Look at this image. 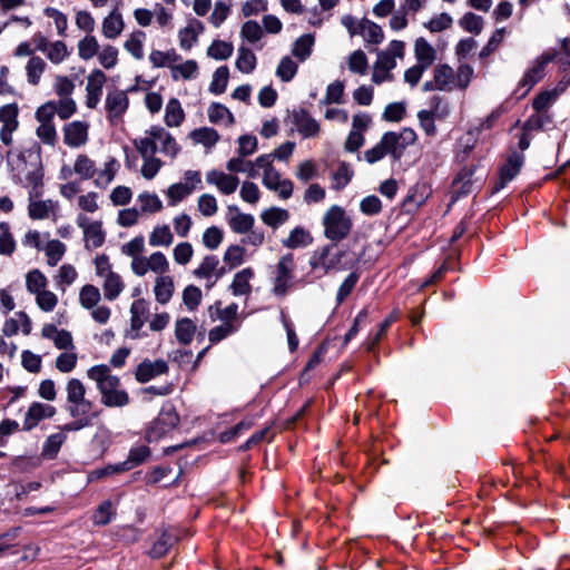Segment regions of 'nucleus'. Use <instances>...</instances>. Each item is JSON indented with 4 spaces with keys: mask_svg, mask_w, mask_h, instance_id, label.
<instances>
[{
    "mask_svg": "<svg viewBox=\"0 0 570 570\" xmlns=\"http://www.w3.org/2000/svg\"><path fill=\"white\" fill-rule=\"evenodd\" d=\"M178 423L179 416L175 407L169 403L165 404L147 431L148 441L161 439L166 433L174 430Z\"/></svg>",
    "mask_w": 570,
    "mask_h": 570,
    "instance_id": "nucleus-6",
    "label": "nucleus"
},
{
    "mask_svg": "<svg viewBox=\"0 0 570 570\" xmlns=\"http://www.w3.org/2000/svg\"><path fill=\"white\" fill-rule=\"evenodd\" d=\"M134 141H144L148 142L154 153L156 154L158 150L165 156L174 159L180 151V147L177 144L176 139L161 126H151L149 129L145 131L144 137H139L134 139Z\"/></svg>",
    "mask_w": 570,
    "mask_h": 570,
    "instance_id": "nucleus-5",
    "label": "nucleus"
},
{
    "mask_svg": "<svg viewBox=\"0 0 570 570\" xmlns=\"http://www.w3.org/2000/svg\"><path fill=\"white\" fill-rule=\"evenodd\" d=\"M37 306L46 313L52 312L58 305V296L48 287L33 295Z\"/></svg>",
    "mask_w": 570,
    "mask_h": 570,
    "instance_id": "nucleus-64",
    "label": "nucleus"
},
{
    "mask_svg": "<svg viewBox=\"0 0 570 570\" xmlns=\"http://www.w3.org/2000/svg\"><path fill=\"white\" fill-rule=\"evenodd\" d=\"M119 50L112 45H104L97 55L98 62L105 69H112L118 63Z\"/></svg>",
    "mask_w": 570,
    "mask_h": 570,
    "instance_id": "nucleus-58",
    "label": "nucleus"
},
{
    "mask_svg": "<svg viewBox=\"0 0 570 570\" xmlns=\"http://www.w3.org/2000/svg\"><path fill=\"white\" fill-rule=\"evenodd\" d=\"M229 212H235L234 215L228 217V226L236 234H245L254 227L255 218L250 214H245L238 210L237 207H229Z\"/></svg>",
    "mask_w": 570,
    "mask_h": 570,
    "instance_id": "nucleus-30",
    "label": "nucleus"
},
{
    "mask_svg": "<svg viewBox=\"0 0 570 570\" xmlns=\"http://www.w3.org/2000/svg\"><path fill=\"white\" fill-rule=\"evenodd\" d=\"M146 33L141 30L132 31L124 42V49L130 53L136 60L144 58V41Z\"/></svg>",
    "mask_w": 570,
    "mask_h": 570,
    "instance_id": "nucleus-41",
    "label": "nucleus"
},
{
    "mask_svg": "<svg viewBox=\"0 0 570 570\" xmlns=\"http://www.w3.org/2000/svg\"><path fill=\"white\" fill-rule=\"evenodd\" d=\"M257 58L255 53L247 47L238 48V57L236 59V68L243 73H250L256 68Z\"/></svg>",
    "mask_w": 570,
    "mask_h": 570,
    "instance_id": "nucleus-49",
    "label": "nucleus"
},
{
    "mask_svg": "<svg viewBox=\"0 0 570 570\" xmlns=\"http://www.w3.org/2000/svg\"><path fill=\"white\" fill-rule=\"evenodd\" d=\"M191 193V187H188L183 183L173 184L165 191L168 198V205L173 207L183 202Z\"/></svg>",
    "mask_w": 570,
    "mask_h": 570,
    "instance_id": "nucleus-63",
    "label": "nucleus"
},
{
    "mask_svg": "<svg viewBox=\"0 0 570 570\" xmlns=\"http://www.w3.org/2000/svg\"><path fill=\"white\" fill-rule=\"evenodd\" d=\"M149 315L148 302L140 298L132 302L130 306V324L131 328L139 331L147 321Z\"/></svg>",
    "mask_w": 570,
    "mask_h": 570,
    "instance_id": "nucleus-36",
    "label": "nucleus"
},
{
    "mask_svg": "<svg viewBox=\"0 0 570 570\" xmlns=\"http://www.w3.org/2000/svg\"><path fill=\"white\" fill-rule=\"evenodd\" d=\"M314 43V35L305 33L295 40L292 48V55L303 62L311 57Z\"/></svg>",
    "mask_w": 570,
    "mask_h": 570,
    "instance_id": "nucleus-39",
    "label": "nucleus"
},
{
    "mask_svg": "<svg viewBox=\"0 0 570 570\" xmlns=\"http://www.w3.org/2000/svg\"><path fill=\"white\" fill-rule=\"evenodd\" d=\"M556 58V52H544L532 62L519 82V86L525 89L524 92H528L538 81L543 78L546 66L549 62L554 61Z\"/></svg>",
    "mask_w": 570,
    "mask_h": 570,
    "instance_id": "nucleus-12",
    "label": "nucleus"
},
{
    "mask_svg": "<svg viewBox=\"0 0 570 570\" xmlns=\"http://www.w3.org/2000/svg\"><path fill=\"white\" fill-rule=\"evenodd\" d=\"M125 29L122 14L118 9L111 10L101 23V33L106 39L114 40L118 38Z\"/></svg>",
    "mask_w": 570,
    "mask_h": 570,
    "instance_id": "nucleus-25",
    "label": "nucleus"
},
{
    "mask_svg": "<svg viewBox=\"0 0 570 570\" xmlns=\"http://www.w3.org/2000/svg\"><path fill=\"white\" fill-rule=\"evenodd\" d=\"M333 250L334 247L331 245L316 249L311 257V267L314 271H322L325 274L332 269H341V261L344 256V252Z\"/></svg>",
    "mask_w": 570,
    "mask_h": 570,
    "instance_id": "nucleus-9",
    "label": "nucleus"
},
{
    "mask_svg": "<svg viewBox=\"0 0 570 570\" xmlns=\"http://www.w3.org/2000/svg\"><path fill=\"white\" fill-rule=\"evenodd\" d=\"M87 377L96 383L100 402L107 407H124L129 404V394L121 389L120 379L112 374L109 365H94L87 370Z\"/></svg>",
    "mask_w": 570,
    "mask_h": 570,
    "instance_id": "nucleus-1",
    "label": "nucleus"
},
{
    "mask_svg": "<svg viewBox=\"0 0 570 570\" xmlns=\"http://www.w3.org/2000/svg\"><path fill=\"white\" fill-rule=\"evenodd\" d=\"M234 51V47L230 42L223 40H215L207 48V56L215 60H226Z\"/></svg>",
    "mask_w": 570,
    "mask_h": 570,
    "instance_id": "nucleus-62",
    "label": "nucleus"
},
{
    "mask_svg": "<svg viewBox=\"0 0 570 570\" xmlns=\"http://www.w3.org/2000/svg\"><path fill=\"white\" fill-rule=\"evenodd\" d=\"M104 296L107 301L117 299L120 294L125 289V282L122 277L116 273L114 276L109 277L102 285Z\"/></svg>",
    "mask_w": 570,
    "mask_h": 570,
    "instance_id": "nucleus-50",
    "label": "nucleus"
},
{
    "mask_svg": "<svg viewBox=\"0 0 570 570\" xmlns=\"http://www.w3.org/2000/svg\"><path fill=\"white\" fill-rule=\"evenodd\" d=\"M36 136L42 144L50 147H55L58 140V134L53 122H38Z\"/></svg>",
    "mask_w": 570,
    "mask_h": 570,
    "instance_id": "nucleus-59",
    "label": "nucleus"
},
{
    "mask_svg": "<svg viewBox=\"0 0 570 570\" xmlns=\"http://www.w3.org/2000/svg\"><path fill=\"white\" fill-rule=\"evenodd\" d=\"M208 119L213 124L223 122L230 126L235 122L234 115L222 104L213 102L208 108Z\"/></svg>",
    "mask_w": 570,
    "mask_h": 570,
    "instance_id": "nucleus-48",
    "label": "nucleus"
},
{
    "mask_svg": "<svg viewBox=\"0 0 570 570\" xmlns=\"http://www.w3.org/2000/svg\"><path fill=\"white\" fill-rule=\"evenodd\" d=\"M65 391L67 395L66 410L71 417L89 414L92 411L94 403L86 397V386L79 379H69L66 382Z\"/></svg>",
    "mask_w": 570,
    "mask_h": 570,
    "instance_id": "nucleus-4",
    "label": "nucleus"
},
{
    "mask_svg": "<svg viewBox=\"0 0 570 570\" xmlns=\"http://www.w3.org/2000/svg\"><path fill=\"white\" fill-rule=\"evenodd\" d=\"M185 119V111L177 98L168 100L165 108L164 121L168 127H179Z\"/></svg>",
    "mask_w": 570,
    "mask_h": 570,
    "instance_id": "nucleus-37",
    "label": "nucleus"
},
{
    "mask_svg": "<svg viewBox=\"0 0 570 570\" xmlns=\"http://www.w3.org/2000/svg\"><path fill=\"white\" fill-rule=\"evenodd\" d=\"M352 220L345 210L337 206H331L323 217L324 235L332 242H340L347 237L352 229Z\"/></svg>",
    "mask_w": 570,
    "mask_h": 570,
    "instance_id": "nucleus-3",
    "label": "nucleus"
},
{
    "mask_svg": "<svg viewBox=\"0 0 570 570\" xmlns=\"http://www.w3.org/2000/svg\"><path fill=\"white\" fill-rule=\"evenodd\" d=\"M196 332L195 323L187 317L180 318L175 324V336L183 345L191 343Z\"/></svg>",
    "mask_w": 570,
    "mask_h": 570,
    "instance_id": "nucleus-45",
    "label": "nucleus"
},
{
    "mask_svg": "<svg viewBox=\"0 0 570 570\" xmlns=\"http://www.w3.org/2000/svg\"><path fill=\"white\" fill-rule=\"evenodd\" d=\"M289 117L296 131L304 138H312L320 134L321 126L318 121L307 110L303 108L295 109Z\"/></svg>",
    "mask_w": 570,
    "mask_h": 570,
    "instance_id": "nucleus-14",
    "label": "nucleus"
},
{
    "mask_svg": "<svg viewBox=\"0 0 570 570\" xmlns=\"http://www.w3.org/2000/svg\"><path fill=\"white\" fill-rule=\"evenodd\" d=\"M129 108V98L126 90L112 88L108 90L105 99V109L107 119L112 125H118L122 121L124 115Z\"/></svg>",
    "mask_w": 570,
    "mask_h": 570,
    "instance_id": "nucleus-8",
    "label": "nucleus"
},
{
    "mask_svg": "<svg viewBox=\"0 0 570 570\" xmlns=\"http://www.w3.org/2000/svg\"><path fill=\"white\" fill-rule=\"evenodd\" d=\"M47 287L48 278L39 268H33L26 274V288L29 294L36 295Z\"/></svg>",
    "mask_w": 570,
    "mask_h": 570,
    "instance_id": "nucleus-44",
    "label": "nucleus"
},
{
    "mask_svg": "<svg viewBox=\"0 0 570 570\" xmlns=\"http://www.w3.org/2000/svg\"><path fill=\"white\" fill-rule=\"evenodd\" d=\"M198 69V63L193 59H188L183 63L170 66V77L175 81H178L180 79L191 80L197 77Z\"/></svg>",
    "mask_w": 570,
    "mask_h": 570,
    "instance_id": "nucleus-38",
    "label": "nucleus"
},
{
    "mask_svg": "<svg viewBox=\"0 0 570 570\" xmlns=\"http://www.w3.org/2000/svg\"><path fill=\"white\" fill-rule=\"evenodd\" d=\"M414 56L416 63L430 68L436 60V51L434 47L423 37L414 42Z\"/></svg>",
    "mask_w": 570,
    "mask_h": 570,
    "instance_id": "nucleus-28",
    "label": "nucleus"
},
{
    "mask_svg": "<svg viewBox=\"0 0 570 570\" xmlns=\"http://www.w3.org/2000/svg\"><path fill=\"white\" fill-rule=\"evenodd\" d=\"M45 56L51 63L60 65L70 56V51L63 41L56 40L51 42Z\"/></svg>",
    "mask_w": 570,
    "mask_h": 570,
    "instance_id": "nucleus-53",
    "label": "nucleus"
},
{
    "mask_svg": "<svg viewBox=\"0 0 570 570\" xmlns=\"http://www.w3.org/2000/svg\"><path fill=\"white\" fill-rule=\"evenodd\" d=\"M361 37L367 45H380L384 40V31L377 23L363 18V28Z\"/></svg>",
    "mask_w": 570,
    "mask_h": 570,
    "instance_id": "nucleus-43",
    "label": "nucleus"
},
{
    "mask_svg": "<svg viewBox=\"0 0 570 570\" xmlns=\"http://www.w3.org/2000/svg\"><path fill=\"white\" fill-rule=\"evenodd\" d=\"M42 249L45 250L47 256V264L53 267L61 261V258L66 254L67 247L62 242L58 239H52L49 240Z\"/></svg>",
    "mask_w": 570,
    "mask_h": 570,
    "instance_id": "nucleus-51",
    "label": "nucleus"
},
{
    "mask_svg": "<svg viewBox=\"0 0 570 570\" xmlns=\"http://www.w3.org/2000/svg\"><path fill=\"white\" fill-rule=\"evenodd\" d=\"M150 454V450L146 445H140L130 450L128 461L118 465L108 466L106 469L97 470L91 475L97 478L105 476L107 474L125 471L126 469L138 465L147 460Z\"/></svg>",
    "mask_w": 570,
    "mask_h": 570,
    "instance_id": "nucleus-16",
    "label": "nucleus"
},
{
    "mask_svg": "<svg viewBox=\"0 0 570 570\" xmlns=\"http://www.w3.org/2000/svg\"><path fill=\"white\" fill-rule=\"evenodd\" d=\"M78 277L76 267L71 264H63L53 276L55 284L59 291L66 292L67 287L72 285Z\"/></svg>",
    "mask_w": 570,
    "mask_h": 570,
    "instance_id": "nucleus-40",
    "label": "nucleus"
},
{
    "mask_svg": "<svg viewBox=\"0 0 570 570\" xmlns=\"http://www.w3.org/2000/svg\"><path fill=\"white\" fill-rule=\"evenodd\" d=\"M225 274V268L219 267V261L214 255L205 256L199 266L194 271V275L200 279L209 281L207 287L214 286L217 279Z\"/></svg>",
    "mask_w": 570,
    "mask_h": 570,
    "instance_id": "nucleus-20",
    "label": "nucleus"
},
{
    "mask_svg": "<svg viewBox=\"0 0 570 570\" xmlns=\"http://www.w3.org/2000/svg\"><path fill=\"white\" fill-rule=\"evenodd\" d=\"M132 144L144 160L140 168L141 176L148 180L155 178L163 167V161L155 156L148 142L132 141Z\"/></svg>",
    "mask_w": 570,
    "mask_h": 570,
    "instance_id": "nucleus-13",
    "label": "nucleus"
},
{
    "mask_svg": "<svg viewBox=\"0 0 570 570\" xmlns=\"http://www.w3.org/2000/svg\"><path fill=\"white\" fill-rule=\"evenodd\" d=\"M101 301L99 288L92 284L83 285L79 291V304L85 309H91Z\"/></svg>",
    "mask_w": 570,
    "mask_h": 570,
    "instance_id": "nucleus-46",
    "label": "nucleus"
},
{
    "mask_svg": "<svg viewBox=\"0 0 570 570\" xmlns=\"http://www.w3.org/2000/svg\"><path fill=\"white\" fill-rule=\"evenodd\" d=\"M94 266L95 274L100 279L101 285L117 273L114 271L110 259L106 254L97 255L94 259Z\"/></svg>",
    "mask_w": 570,
    "mask_h": 570,
    "instance_id": "nucleus-54",
    "label": "nucleus"
},
{
    "mask_svg": "<svg viewBox=\"0 0 570 570\" xmlns=\"http://www.w3.org/2000/svg\"><path fill=\"white\" fill-rule=\"evenodd\" d=\"M148 242L153 247H169L174 243V234L168 225H156L149 234Z\"/></svg>",
    "mask_w": 570,
    "mask_h": 570,
    "instance_id": "nucleus-35",
    "label": "nucleus"
},
{
    "mask_svg": "<svg viewBox=\"0 0 570 570\" xmlns=\"http://www.w3.org/2000/svg\"><path fill=\"white\" fill-rule=\"evenodd\" d=\"M233 0H217L214 4V10L209 16V22L218 28L228 18L232 9Z\"/></svg>",
    "mask_w": 570,
    "mask_h": 570,
    "instance_id": "nucleus-57",
    "label": "nucleus"
},
{
    "mask_svg": "<svg viewBox=\"0 0 570 570\" xmlns=\"http://www.w3.org/2000/svg\"><path fill=\"white\" fill-rule=\"evenodd\" d=\"M524 163V156L520 153L513 151L511 153L507 161L500 168L499 183L494 187V191H499L504 188L508 183L515 178V176L520 173L521 167Z\"/></svg>",
    "mask_w": 570,
    "mask_h": 570,
    "instance_id": "nucleus-18",
    "label": "nucleus"
},
{
    "mask_svg": "<svg viewBox=\"0 0 570 570\" xmlns=\"http://www.w3.org/2000/svg\"><path fill=\"white\" fill-rule=\"evenodd\" d=\"M228 79H229L228 67L227 66L218 67L213 73L212 82L209 85V91L215 95L223 94L227 88Z\"/></svg>",
    "mask_w": 570,
    "mask_h": 570,
    "instance_id": "nucleus-60",
    "label": "nucleus"
},
{
    "mask_svg": "<svg viewBox=\"0 0 570 570\" xmlns=\"http://www.w3.org/2000/svg\"><path fill=\"white\" fill-rule=\"evenodd\" d=\"M119 168L120 164L115 157H109L99 170L96 161L86 154L77 155L73 163V173L83 180L95 177L94 184L98 188H107L114 181Z\"/></svg>",
    "mask_w": 570,
    "mask_h": 570,
    "instance_id": "nucleus-2",
    "label": "nucleus"
},
{
    "mask_svg": "<svg viewBox=\"0 0 570 570\" xmlns=\"http://www.w3.org/2000/svg\"><path fill=\"white\" fill-rule=\"evenodd\" d=\"M100 46L95 36L91 33L86 35L77 43L78 56L82 60H90L99 52Z\"/></svg>",
    "mask_w": 570,
    "mask_h": 570,
    "instance_id": "nucleus-42",
    "label": "nucleus"
},
{
    "mask_svg": "<svg viewBox=\"0 0 570 570\" xmlns=\"http://www.w3.org/2000/svg\"><path fill=\"white\" fill-rule=\"evenodd\" d=\"M17 244L8 223H0V255L11 256L16 250Z\"/></svg>",
    "mask_w": 570,
    "mask_h": 570,
    "instance_id": "nucleus-55",
    "label": "nucleus"
},
{
    "mask_svg": "<svg viewBox=\"0 0 570 570\" xmlns=\"http://www.w3.org/2000/svg\"><path fill=\"white\" fill-rule=\"evenodd\" d=\"M141 215H155L163 210V202L155 193L144 191L137 196Z\"/></svg>",
    "mask_w": 570,
    "mask_h": 570,
    "instance_id": "nucleus-34",
    "label": "nucleus"
},
{
    "mask_svg": "<svg viewBox=\"0 0 570 570\" xmlns=\"http://www.w3.org/2000/svg\"><path fill=\"white\" fill-rule=\"evenodd\" d=\"M47 68L48 65L43 58L31 56L24 66L27 82L32 87L39 86Z\"/></svg>",
    "mask_w": 570,
    "mask_h": 570,
    "instance_id": "nucleus-27",
    "label": "nucleus"
},
{
    "mask_svg": "<svg viewBox=\"0 0 570 570\" xmlns=\"http://www.w3.org/2000/svg\"><path fill=\"white\" fill-rule=\"evenodd\" d=\"M263 185L267 189L276 193L282 199H288L292 196L294 189L293 183L289 179L282 178L279 171L276 168L264 173Z\"/></svg>",
    "mask_w": 570,
    "mask_h": 570,
    "instance_id": "nucleus-17",
    "label": "nucleus"
},
{
    "mask_svg": "<svg viewBox=\"0 0 570 570\" xmlns=\"http://www.w3.org/2000/svg\"><path fill=\"white\" fill-rule=\"evenodd\" d=\"M175 284L174 278L170 275L157 276L155 279L154 294L156 301L165 305L167 304L174 294Z\"/></svg>",
    "mask_w": 570,
    "mask_h": 570,
    "instance_id": "nucleus-31",
    "label": "nucleus"
},
{
    "mask_svg": "<svg viewBox=\"0 0 570 570\" xmlns=\"http://www.w3.org/2000/svg\"><path fill=\"white\" fill-rule=\"evenodd\" d=\"M56 414V407L49 404L33 402L24 416V429L31 430L35 428L42 419L52 417Z\"/></svg>",
    "mask_w": 570,
    "mask_h": 570,
    "instance_id": "nucleus-24",
    "label": "nucleus"
},
{
    "mask_svg": "<svg viewBox=\"0 0 570 570\" xmlns=\"http://www.w3.org/2000/svg\"><path fill=\"white\" fill-rule=\"evenodd\" d=\"M59 205L52 199L41 200L39 197H29L28 215L31 219H48L57 215Z\"/></svg>",
    "mask_w": 570,
    "mask_h": 570,
    "instance_id": "nucleus-22",
    "label": "nucleus"
},
{
    "mask_svg": "<svg viewBox=\"0 0 570 570\" xmlns=\"http://www.w3.org/2000/svg\"><path fill=\"white\" fill-rule=\"evenodd\" d=\"M149 272L157 274V276L167 275L169 272V262L164 253L154 252L147 256Z\"/></svg>",
    "mask_w": 570,
    "mask_h": 570,
    "instance_id": "nucleus-61",
    "label": "nucleus"
},
{
    "mask_svg": "<svg viewBox=\"0 0 570 570\" xmlns=\"http://www.w3.org/2000/svg\"><path fill=\"white\" fill-rule=\"evenodd\" d=\"M206 181L215 186L224 195L234 194L239 185V178L232 174H226L218 169H212L206 173Z\"/></svg>",
    "mask_w": 570,
    "mask_h": 570,
    "instance_id": "nucleus-19",
    "label": "nucleus"
},
{
    "mask_svg": "<svg viewBox=\"0 0 570 570\" xmlns=\"http://www.w3.org/2000/svg\"><path fill=\"white\" fill-rule=\"evenodd\" d=\"M245 254L246 249L244 246L229 245L224 253L223 261L230 269H234L244 263Z\"/></svg>",
    "mask_w": 570,
    "mask_h": 570,
    "instance_id": "nucleus-56",
    "label": "nucleus"
},
{
    "mask_svg": "<svg viewBox=\"0 0 570 570\" xmlns=\"http://www.w3.org/2000/svg\"><path fill=\"white\" fill-rule=\"evenodd\" d=\"M90 125L85 120H73L62 127L63 144L69 148H81L89 141Z\"/></svg>",
    "mask_w": 570,
    "mask_h": 570,
    "instance_id": "nucleus-10",
    "label": "nucleus"
},
{
    "mask_svg": "<svg viewBox=\"0 0 570 570\" xmlns=\"http://www.w3.org/2000/svg\"><path fill=\"white\" fill-rule=\"evenodd\" d=\"M254 269L246 267L237 272L229 285V289L234 296H248L252 293L250 281L254 278Z\"/></svg>",
    "mask_w": 570,
    "mask_h": 570,
    "instance_id": "nucleus-26",
    "label": "nucleus"
},
{
    "mask_svg": "<svg viewBox=\"0 0 570 570\" xmlns=\"http://www.w3.org/2000/svg\"><path fill=\"white\" fill-rule=\"evenodd\" d=\"M77 225L83 232V239L86 248H98L105 242V232L102 230V224L98 220H91L86 215H78Z\"/></svg>",
    "mask_w": 570,
    "mask_h": 570,
    "instance_id": "nucleus-11",
    "label": "nucleus"
},
{
    "mask_svg": "<svg viewBox=\"0 0 570 570\" xmlns=\"http://www.w3.org/2000/svg\"><path fill=\"white\" fill-rule=\"evenodd\" d=\"M168 368V364L164 360H144L136 368L135 379L139 383H147L159 375L166 374Z\"/></svg>",
    "mask_w": 570,
    "mask_h": 570,
    "instance_id": "nucleus-21",
    "label": "nucleus"
},
{
    "mask_svg": "<svg viewBox=\"0 0 570 570\" xmlns=\"http://www.w3.org/2000/svg\"><path fill=\"white\" fill-rule=\"evenodd\" d=\"M416 134L411 128H403L401 131H387L382 136L383 144L386 146L389 150V155L392 156L395 160H399L405 149L416 141Z\"/></svg>",
    "mask_w": 570,
    "mask_h": 570,
    "instance_id": "nucleus-7",
    "label": "nucleus"
},
{
    "mask_svg": "<svg viewBox=\"0 0 570 570\" xmlns=\"http://www.w3.org/2000/svg\"><path fill=\"white\" fill-rule=\"evenodd\" d=\"M282 245L289 249L306 247L313 243L311 233L302 226L293 228L286 238L282 239Z\"/></svg>",
    "mask_w": 570,
    "mask_h": 570,
    "instance_id": "nucleus-32",
    "label": "nucleus"
},
{
    "mask_svg": "<svg viewBox=\"0 0 570 570\" xmlns=\"http://www.w3.org/2000/svg\"><path fill=\"white\" fill-rule=\"evenodd\" d=\"M205 27L204 23L191 18L188 20L186 27L178 31L179 46L183 50L188 51L197 42L199 35L203 33Z\"/></svg>",
    "mask_w": 570,
    "mask_h": 570,
    "instance_id": "nucleus-23",
    "label": "nucleus"
},
{
    "mask_svg": "<svg viewBox=\"0 0 570 570\" xmlns=\"http://www.w3.org/2000/svg\"><path fill=\"white\" fill-rule=\"evenodd\" d=\"M66 440H67L66 433L58 432V433L50 434L46 439V441L42 445L41 455L46 459H50V460L55 459L58 455L59 450L62 446V444L66 442Z\"/></svg>",
    "mask_w": 570,
    "mask_h": 570,
    "instance_id": "nucleus-47",
    "label": "nucleus"
},
{
    "mask_svg": "<svg viewBox=\"0 0 570 570\" xmlns=\"http://www.w3.org/2000/svg\"><path fill=\"white\" fill-rule=\"evenodd\" d=\"M190 137L196 144L204 145L208 148L215 146L219 140L218 132L210 127L195 129L191 131Z\"/></svg>",
    "mask_w": 570,
    "mask_h": 570,
    "instance_id": "nucleus-52",
    "label": "nucleus"
},
{
    "mask_svg": "<svg viewBox=\"0 0 570 570\" xmlns=\"http://www.w3.org/2000/svg\"><path fill=\"white\" fill-rule=\"evenodd\" d=\"M106 80L107 77L100 69H94L87 77L86 106L89 109H95L98 106Z\"/></svg>",
    "mask_w": 570,
    "mask_h": 570,
    "instance_id": "nucleus-15",
    "label": "nucleus"
},
{
    "mask_svg": "<svg viewBox=\"0 0 570 570\" xmlns=\"http://www.w3.org/2000/svg\"><path fill=\"white\" fill-rule=\"evenodd\" d=\"M291 214L287 209L281 207H269L262 212V222L273 229H277L288 222Z\"/></svg>",
    "mask_w": 570,
    "mask_h": 570,
    "instance_id": "nucleus-33",
    "label": "nucleus"
},
{
    "mask_svg": "<svg viewBox=\"0 0 570 570\" xmlns=\"http://www.w3.org/2000/svg\"><path fill=\"white\" fill-rule=\"evenodd\" d=\"M433 77L439 91H452L455 89L454 69L451 66L446 63L438 65L433 69Z\"/></svg>",
    "mask_w": 570,
    "mask_h": 570,
    "instance_id": "nucleus-29",
    "label": "nucleus"
}]
</instances>
